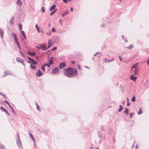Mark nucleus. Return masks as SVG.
<instances>
[{
    "instance_id": "nucleus-1",
    "label": "nucleus",
    "mask_w": 149,
    "mask_h": 149,
    "mask_svg": "<svg viewBox=\"0 0 149 149\" xmlns=\"http://www.w3.org/2000/svg\"><path fill=\"white\" fill-rule=\"evenodd\" d=\"M64 74L68 77H72L76 76L78 74L76 69L69 67L67 69H65Z\"/></svg>"
},
{
    "instance_id": "nucleus-2",
    "label": "nucleus",
    "mask_w": 149,
    "mask_h": 149,
    "mask_svg": "<svg viewBox=\"0 0 149 149\" xmlns=\"http://www.w3.org/2000/svg\"><path fill=\"white\" fill-rule=\"evenodd\" d=\"M36 47L38 49H42V50H46L47 49L46 44L43 43L40 45L39 47L36 46Z\"/></svg>"
},
{
    "instance_id": "nucleus-3",
    "label": "nucleus",
    "mask_w": 149,
    "mask_h": 149,
    "mask_svg": "<svg viewBox=\"0 0 149 149\" xmlns=\"http://www.w3.org/2000/svg\"><path fill=\"white\" fill-rule=\"evenodd\" d=\"M59 72V69L57 68H55L53 69L52 72V74H56L57 73Z\"/></svg>"
},
{
    "instance_id": "nucleus-4",
    "label": "nucleus",
    "mask_w": 149,
    "mask_h": 149,
    "mask_svg": "<svg viewBox=\"0 0 149 149\" xmlns=\"http://www.w3.org/2000/svg\"><path fill=\"white\" fill-rule=\"evenodd\" d=\"M11 74L10 73V72L8 71H4L3 75V76L5 77L6 76L8 75H11Z\"/></svg>"
},
{
    "instance_id": "nucleus-5",
    "label": "nucleus",
    "mask_w": 149,
    "mask_h": 149,
    "mask_svg": "<svg viewBox=\"0 0 149 149\" xmlns=\"http://www.w3.org/2000/svg\"><path fill=\"white\" fill-rule=\"evenodd\" d=\"M42 74L43 73L40 70H39L38 72H36V75L38 77H40Z\"/></svg>"
},
{
    "instance_id": "nucleus-6",
    "label": "nucleus",
    "mask_w": 149,
    "mask_h": 149,
    "mask_svg": "<svg viewBox=\"0 0 149 149\" xmlns=\"http://www.w3.org/2000/svg\"><path fill=\"white\" fill-rule=\"evenodd\" d=\"M65 66V62H62L60 64L59 67L60 69H61L62 68H64Z\"/></svg>"
},
{
    "instance_id": "nucleus-7",
    "label": "nucleus",
    "mask_w": 149,
    "mask_h": 149,
    "mask_svg": "<svg viewBox=\"0 0 149 149\" xmlns=\"http://www.w3.org/2000/svg\"><path fill=\"white\" fill-rule=\"evenodd\" d=\"M4 34V31L3 30L0 28V37L1 39L3 38V35Z\"/></svg>"
},
{
    "instance_id": "nucleus-8",
    "label": "nucleus",
    "mask_w": 149,
    "mask_h": 149,
    "mask_svg": "<svg viewBox=\"0 0 149 149\" xmlns=\"http://www.w3.org/2000/svg\"><path fill=\"white\" fill-rule=\"evenodd\" d=\"M17 143V146L20 148L21 146V143L20 139H16Z\"/></svg>"
},
{
    "instance_id": "nucleus-9",
    "label": "nucleus",
    "mask_w": 149,
    "mask_h": 149,
    "mask_svg": "<svg viewBox=\"0 0 149 149\" xmlns=\"http://www.w3.org/2000/svg\"><path fill=\"white\" fill-rule=\"evenodd\" d=\"M28 63H32L34 65H36L37 63V62L35 61L34 59H32L30 61H28Z\"/></svg>"
},
{
    "instance_id": "nucleus-10",
    "label": "nucleus",
    "mask_w": 149,
    "mask_h": 149,
    "mask_svg": "<svg viewBox=\"0 0 149 149\" xmlns=\"http://www.w3.org/2000/svg\"><path fill=\"white\" fill-rule=\"evenodd\" d=\"M4 102H6V103H7L8 104V107H9L11 108L12 111L14 113H15V111L14 110L12 107L10 106V104L9 103L8 101H6V100H4Z\"/></svg>"
},
{
    "instance_id": "nucleus-11",
    "label": "nucleus",
    "mask_w": 149,
    "mask_h": 149,
    "mask_svg": "<svg viewBox=\"0 0 149 149\" xmlns=\"http://www.w3.org/2000/svg\"><path fill=\"white\" fill-rule=\"evenodd\" d=\"M53 59H54L53 57H52L49 61V63L50 65H52L53 64V62L54 61V60H53Z\"/></svg>"
},
{
    "instance_id": "nucleus-12",
    "label": "nucleus",
    "mask_w": 149,
    "mask_h": 149,
    "mask_svg": "<svg viewBox=\"0 0 149 149\" xmlns=\"http://www.w3.org/2000/svg\"><path fill=\"white\" fill-rule=\"evenodd\" d=\"M48 44V47L47 48V49L52 45V42L51 40H49Z\"/></svg>"
},
{
    "instance_id": "nucleus-13",
    "label": "nucleus",
    "mask_w": 149,
    "mask_h": 149,
    "mask_svg": "<svg viewBox=\"0 0 149 149\" xmlns=\"http://www.w3.org/2000/svg\"><path fill=\"white\" fill-rule=\"evenodd\" d=\"M16 61L18 62L21 63L23 61H24V60L21 59L19 57H17L16 59Z\"/></svg>"
},
{
    "instance_id": "nucleus-14",
    "label": "nucleus",
    "mask_w": 149,
    "mask_h": 149,
    "mask_svg": "<svg viewBox=\"0 0 149 149\" xmlns=\"http://www.w3.org/2000/svg\"><path fill=\"white\" fill-rule=\"evenodd\" d=\"M130 78L132 80L135 81L137 78V77L134 76L133 74H132L130 77Z\"/></svg>"
},
{
    "instance_id": "nucleus-15",
    "label": "nucleus",
    "mask_w": 149,
    "mask_h": 149,
    "mask_svg": "<svg viewBox=\"0 0 149 149\" xmlns=\"http://www.w3.org/2000/svg\"><path fill=\"white\" fill-rule=\"evenodd\" d=\"M139 63H136L133 65H132V68H134L135 69H136V68L137 66L138 65Z\"/></svg>"
},
{
    "instance_id": "nucleus-16",
    "label": "nucleus",
    "mask_w": 149,
    "mask_h": 149,
    "mask_svg": "<svg viewBox=\"0 0 149 149\" xmlns=\"http://www.w3.org/2000/svg\"><path fill=\"white\" fill-rule=\"evenodd\" d=\"M16 3L17 5H19V6H21L22 4V2H21L20 0H17L16 1Z\"/></svg>"
},
{
    "instance_id": "nucleus-17",
    "label": "nucleus",
    "mask_w": 149,
    "mask_h": 149,
    "mask_svg": "<svg viewBox=\"0 0 149 149\" xmlns=\"http://www.w3.org/2000/svg\"><path fill=\"white\" fill-rule=\"evenodd\" d=\"M128 109H127V107L125 108V111L123 112L125 114L127 115L128 113Z\"/></svg>"
},
{
    "instance_id": "nucleus-18",
    "label": "nucleus",
    "mask_w": 149,
    "mask_h": 149,
    "mask_svg": "<svg viewBox=\"0 0 149 149\" xmlns=\"http://www.w3.org/2000/svg\"><path fill=\"white\" fill-rule=\"evenodd\" d=\"M28 54L30 56H34L36 54V53L34 52L31 53L29 51L27 52Z\"/></svg>"
},
{
    "instance_id": "nucleus-19",
    "label": "nucleus",
    "mask_w": 149,
    "mask_h": 149,
    "mask_svg": "<svg viewBox=\"0 0 149 149\" xmlns=\"http://www.w3.org/2000/svg\"><path fill=\"white\" fill-rule=\"evenodd\" d=\"M29 136L34 141V143H35V140L33 136V135L31 133H29Z\"/></svg>"
},
{
    "instance_id": "nucleus-20",
    "label": "nucleus",
    "mask_w": 149,
    "mask_h": 149,
    "mask_svg": "<svg viewBox=\"0 0 149 149\" xmlns=\"http://www.w3.org/2000/svg\"><path fill=\"white\" fill-rule=\"evenodd\" d=\"M121 37H122V38L125 41V42H127V39L126 38H125V37H124V35H122L121 36Z\"/></svg>"
},
{
    "instance_id": "nucleus-21",
    "label": "nucleus",
    "mask_w": 149,
    "mask_h": 149,
    "mask_svg": "<svg viewBox=\"0 0 149 149\" xmlns=\"http://www.w3.org/2000/svg\"><path fill=\"white\" fill-rule=\"evenodd\" d=\"M56 7V5H54L53 6H51L50 8V11H52V10H54L55 8Z\"/></svg>"
},
{
    "instance_id": "nucleus-22",
    "label": "nucleus",
    "mask_w": 149,
    "mask_h": 149,
    "mask_svg": "<svg viewBox=\"0 0 149 149\" xmlns=\"http://www.w3.org/2000/svg\"><path fill=\"white\" fill-rule=\"evenodd\" d=\"M126 48L131 49L133 47V45H131L128 47H125Z\"/></svg>"
},
{
    "instance_id": "nucleus-23",
    "label": "nucleus",
    "mask_w": 149,
    "mask_h": 149,
    "mask_svg": "<svg viewBox=\"0 0 149 149\" xmlns=\"http://www.w3.org/2000/svg\"><path fill=\"white\" fill-rule=\"evenodd\" d=\"M119 109L118 111L119 112H120L123 110V107L121 105H119Z\"/></svg>"
},
{
    "instance_id": "nucleus-24",
    "label": "nucleus",
    "mask_w": 149,
    "mask_h": 149,
    "mask_svg": "<svg viewBox=\"0 0 149 149\" xmlns=\"http://www.w3.org/2000/svg\"><path fill=\"white\" fill-rule=\"evenodd\" d=\"M69 10H68L67 11H65L64 13L62 14V17H64L65 15H66V14H68V13H69Z\"/></svg>"
},
{
    "instance_id": "nucleus-25",
    "label": "nucleus",
    "mask_w": 149,
    "mask_h": 149,
    "mask_svg": "<svg viewBox=\"0 0 149 149\" xmlns=\"http://www.w3.org/2000/svg\"><path fill=\"white\" fill-rule=\"evenodd\" d=\"M57 10V9L56 8L55 9L53 12L50 13V15L52 16L56 12Z\"/></svg>"
},
{
    "instance_id": "nucleus-26",
    "label": "nucleus",
    "mask_w": 149,
    "mask_h": 149,
    "mask_svg": "<svg viewBox=\"0 0 149 149\" xmlns=\"http://www.w3.org/2000/svg\"><path fill=\"white\" fill-rule=\"evenodd\" d=\"M14 17H12L11 19L10 20V22L11 25H12V24L13 23V21L14 20Z\"/></svg>"
},
{
    "instance_id": "nucleus-27",
    "label": "nucleus",
    "mask_w": 149,
    "mask_h": 149,
    "mask_svg": "<svg viewBox=\"0 0 149 149\" xmlns=\"http://www.w3.org/2000/svg\"><path fill=\"white\" fill-rule=\"evenodd\" d=\"M36 68L35 66L32 65V64H31L30 65V68L31 69H32L33 70L35 69Z\"/></svg>"
},
{
    "instance_id": "nucleus-28",
    "label": "nucleus",
    "mask_w": 149,
    "mask_h": 149,
    "mask_svg": "<svg viewBox=\"0 0 149 149\" xmlns=\"http://www.w3.org/2000/svg\"><path fill=\"white\" fill-rule=\"evenodd\" d=\"M35 27L36 28V29L37 31H38V32L39 33V32H40V30H39V26L37 25V24H36L35 25Z\"/></svg>"
},
{
    "instance_id": "nucleus-29",
    "label": "nucleus",
    "mask_w": 149,
    "mask_h": 149,
    "mask_svg": "<svg viewBox=\"0 0 149 149\" xmlns=\"http://www.w3.org/2000/svg\"><path fill=\"white\" fill-rule=\"evenodd\" d=\"M0 95L3 97H5V98L6 99L7 98L5 95L3 93L0 92Z\"/></svg>"
},
{
    "instance_id": "nucleus-30",
    "label": "nucleus",
    "mask_w": 149,
    "mask_h": 149,
    "mask_svg": "<svg viewBox=\"0 0 149 149\" xmlns=\"http://www.w3.org/2000/svg\"><path fill=\"white\" fill-rule=\"evenodd\" d=\"M0 149H6V148L3 145H0Z\"/></svg>"
},
{
    "instance_id": "nucleus-31",
    "label": "nucleus",
    "mask_w": 149,
    "mask_h": 149,
    "mask_svg": "<svg viewBox=\"0 0 149 149\" xmlns=\"http://www.w3.org/2000/svg\"><path fill=\"white\" fill-rule=\"evenodd\" d=\"M132 102H134L136 101V98L135 96H133L132 99Z\"/></svg>"
},
{
    "instance_id": "nucleus-32",
    "label": "nucleus",
    "mask_w": 149,
    "mask_h": 149,
    "mask_svg": "<svg viewBox=\"0 0 149 149\" xmlns=\"http://www.w3.org/2000/svg\"><path fill=\"white\" fill-rule=\"evenodd\" d=\"M46 34L48 36H50L52 34V32L51 31H49L47 32Z\"/></svg>"
},
{
    "instance_id": "nucleus-33",
    "label": "nucleus",
    "mask_w": 149,
    "mask_h": 149,
    "mask_svg": "<svg viewBox=\"0 0 149 149\" xmlns=\"http://www.w3.org/2000/svg\"><path fill=\"white\" fill-rule=\"evenodd\" d=\"M19 26L20 30L21 31V30H22V25L20 24H19Z\"/></svg>"
},
{
    "instance_id": "nucleus-34",
    "label": "nucleus",
    "mask_w": 149,
    "mask_h": 149,
    "mask_svg": "<svg viewBox=\"0 0 149 149\" xmlns=\"http://www.w3.org/2000/svg\"><path fill=\"white\" fill-rule=\"evenodd\" d=\"M114 60V59L113 58H112V59H111V60H109V59H108L107 60V63H109L111 62V61H113Z\"/></svg>"
},
{
    "instance_id": "nucleus-35",
    "label": "nucleus",
    "mask_w": 149,
    "mask_h": 149,
    "mask_svg": "<svg viewBox=\"0 0 149 149\" xmlns=\"http://www.w3.org/2000/svg\"><path fill=\"white\" fill-rule=\"evenodd\" d=\"M41 69L42 71H43L44 72H45V65L42 66L41 67Z\"/></svg>"
},
{
    "instance_id": "nucleus-36",
    "label": "nucleus",
    "mask_w": 149,
    "mask_h": 149,
    "mask_svg": "<svg viewBox=\"0 0 149 149\" xmlns=\"http://www.w3.org/2000/svg\"><path fill=\"white\" fill-rule=\"evenodd\" d=\"M137 70L135 69L133 71L134 74L136 75L137 74Z\"/></svg>"
},
{
    "instance_id": "nucleus-37",
    "label": "nucleus",
    "mask_w": 149,
    "mask_h": 149,
    "mask_svg": "<svg viewBox=\"0 0 149 149\" xmlns=\"http://www.w3.org/2000/svg\"><path fill=\"white\" fill-rule=\"evenodd\" d=\"M21 31V34L23 36H24L26 35L24 31H22V30H21V31Z\"/></svg>"
},
{
    "instance_id": "nucleus-38",
    "label": "nucleus",
    "mask_w": 149,
    "mask_h": 149,
    "mask_svg": "<svg viewBox=\"0 0 149 149\" xmlns=\"http://www.w3.org/2000/svg\"><path fill=\"white\" fill-rule=\"evenodd\" d=\"M142 111H141V109H140V111L138 113V114L139 115H140L142 114Z\"/></svg>"
},
{
    "instance_id": "nucleus-39",
    "label": "nucleus",
    "mask_w": 149,
    "mask_h": 149,
    "mask_svg": "<svg viewBox=\"0 0 149 149\" xmlns=\"http://www.w3.org/2000/svg\"><path fill=\"white\" fill-rule=\"evenodd\" d=\"M0 108H1V110L2 111H3L4 112H5V111L6 110L4 108H3L2 107H1Z\"/></svg>"
},
{
    "instance_id": "nucleus-40",
    "label": "nucleus",
    "mask_w": 149,
    "mask_h": 149,
    "mask_svg": "<svg viewBox=\"0 0 149 149\" xmlns=\"http://www.w3.org/2000/svg\"><path fill=\"white\" fill-rule=\"evenodd\" d=\"M14 39L15 42L17 44V43H19L17 42V38H14Z\"/></svg>"
},
{
    "instance_id": "nucleus-41",
    "label": "nucleus",
    "mask_w": 149,
    "mask_h": 149,
    "mask_svg": "<svg viewBox=\"0 0 149 149\" xmlns=\"http://www.w3.org/2000/svg\"><path fill=\"white\" fill-rule=\"evenodd\" d=\"M37 110H38V111H40V107H39V106H38V105H37Z\"/></svg>"
},
{
    "instance_id": "nucleus-42",
    "label": "nucleus",
    "mask_w": 149,
    "mask_h": 149,
    "mask_svg": "<svg viewBox=\"0 0 149 149\" xmlns=\"http://www.w3.org/2000/svg\"><path fill=\"white\" fill-rule=\"evenodd\" d=\"M59 22L60 24L61 25H62V21L61 19H60L59 21Z\"/></svg>"
},
{
    "instance_id": "nucleus-43",
    "label": "nucleus",
    "mask_w": 149,
    "mask_h": 149,
    "mask_svg": "<svg viewBox=\"0 0 149 149\" xmlns=\"http://www.w3.org/2000/svg\"><path fill=\"white\" fill-rule=\"evenodd\" d=\"M19 52L21 54H22V56L24 58H25V56H24V54H23V53H22V52L21 51V50H19Z\"/></svg>"
},
{
    "instance_id": "nucleus-44",
    "label": "nucleus",
    "mask_w": 149,
    "mask_h": 149,
    "mask_svg": "<svg viewBox=\"0 0 149 149\" xmlns=\"http://www.w3.org/2000/svg\"><path fill=\"white\" fill-rule=\"evenodd\" d=\"M41 10L43 12H45V8L44 7H42Z\"/></svg>"
},
{
    "instance_id": "nucleus-45",
    "label": "nucleus",
    "mask_w": 149,
    "mask_h": 149,
    "mask_svg": "<svg viewBox=\"0 0 149 149\" xmlns=\"http://www.w3.org/2000/svg\"><path fill=\"white\" fill-rule=\"evenodd\" d=\"M52 31L53 32H55L56 31V29L54 27H53L52 29Z\"/></svg>"
},
{
    "instance_id": "nucleus-46",
    "label": "nucleus",
    "mask_w": 149,
    "mask_h": 149,
    "mask_svg": "<svg viewBox=\"0 0 149 149\" xmlns=\"http://www.w3.org/2000/svg\"><path fill=\"white\" fill-rule=\"evenodd\" d=\"M16 136L17 137V139H20L19 134H16Z\"/></svg>"
},
{
    "instance_id": "nucleus-47",
    "label": "nucleus",
    "mask_w": 149,
    "mask_h": 149,
    "mask_svg": "<svg viewBox=\"0 0 149 149\" xmlns=\"http://www.w3.org/2000/svg\"><path fill=\"white\" fill-rule=\"evenodd\" d=\"M118 58H119V60L120 61H121V62L123 61L122 59V58L121 56H118Z\"/></svg>"
},
{
    "instance_id": "nucleus-48",
    "label": "nucleus",
    "mask_w": 149,
    "mask_h": 149,
    "mask_svg": "<svg viewBox=\"0 0 149 149\" xmlns=\"http://www.w3.org/2000/svg\"><path fill=\"white\" fill-rule=\"evenodd\" d=\"M44 65L45 66H47V67H50V64H45Z\"/></svg>"
},
{
    "instance_id": "nucleus-49",
    "label": "nucleus",
    "mask_w": 149,
    "mask_h": 149,
    "mask_svg": "<svg viewBox=\"0 0 149 149\" xmlns=\"http://www.w3.org/2000/svg\"><path fill=\"white\" fill-rule=\"evenodd\" d=\"M5 113H6L7 115H9H9H10V114H9V113H8V111H7V110H6L5 111Z\"/></svg>"
},
{
    "instance_id": "nucleus-50",
    "label": "nucleus",
    "mask_w": 149,
    "mask_h": 149,
    "mask_svg": "<svg viewBox=\"0 0 149 149\" xmlns=\"http://www.w3.org/2000/svg\"><path fill=\"white\" fill-rule=\"evenodd\" d=\"M12 35L14 37V38H16V35L14 33H12Z\"/></svg>"
},
{
    "instance_id": "nucleus-51",
    "label": "nucleus",
    "mask_w": 149,
    "mask_h": 149,
    "mask_svg": "<svg viewBox=\"0 0 149 149\" xmlns=\"http://www.w3.org/2000/svg\"><path fill=\"white\" fill-rule=\"evenodd\" d=\"M57 49V47H55L53 49H52V51H54V50H56Z\"/></svg>"
},
{
    "instance_id": "nucleus-52",
    "label": "nucleus",
    "mask_w": 149,
    "mask_h": 149,
    "mask_svg": "<svg viewBox=\"0 0 149 149\" xmlns=\"http://www.w3.org/2000/svg\"><path fill=\"white\" fill-rule=\"evenodd\" d=\"M130 114L131 115V116H130V118H132V115H134L133 113H130Z\"/></svg>"
},
{
    "instance_id": "nucleus-53",
    "label": "nucleus",
    "mask_w": 149,
    "mask_h": 149,
    "mask_svg": "<svg viewBox=\"0 0 149 149\" xmlns=\"http://www.w3.org/2000/svg\"><path fill=\"white\" fill-rule=\"evenodd\" d=\"M105 26V25L104 24H102L100 26V27H104Z\"/></svg>"
},
{
    "instance_id": "nucleus-54",
    "label": "nucleus",
    "mask_w": 149,
    "mask_h": 149,
    "mask_svg": "<svg viewBox=\"0 0 149 149\" xmlns=\"http://www.w3.org/2000/svg\"><path fill=\"white\" fill-rule=\"evenodd\" d=\"M28 59L30 61L31 60H32V58H30V57H28Z\"/></svg>"
},
{
    "instance_id": "nucleus-55",
    "label": "nucleus",
    "mask_w": 149,
    "mask_h": 149,
    "mask_svg": "<svg viewBox=\"0 0 149 149\" xmlns=\"http://www.w3.org/2000/svg\"><path fill=\"white\" fill-rule=\"evenodd\" d=\"M63 1L65 3H68V1L67 0H63Z\"/></svg>"
},
{
    "instance_id": "nucleus-56",
    "label": "nucleus",
    "mask_w": 149,
    "mask_h": 149,
    "mask_svg": "<svg viewBox=\"0 0 149 149\" xmlns=\"http://www.w3.org/2000/svg\"><path fill=\"white\" fill-rule=\"evenodd\" d=\"M17 45L18 46V47L19 48V49H21V48H20V46H19V43H17Z\"/></svg>"
},
{
    "instance_id": "nucleus-57",
    "label": "nucleus",
    "mask_w": 149,
    "mask_h": 149,
    "mask_svg": "<svg viewBox=\"0 0 149 149\" xmlns=\"http://www.w3.org/2000/svg\"><path fill=\"white\" fill-rule=\"evenodd\" d=\"M98 53H99V52H96V53H95L94 55V56H95L97 55L98 54Z\"/></svg>"
},
{
    "instance_id": "nucleus-58",
    "label": "nucleus",
    "mask_w": 149,
    "mask_h": 149,
    "mask_svg": "<svg viewBox=\"0 0 149 149\" xmlns=\"http://www.w3.org/2000/svg\"><path fill=\"white\" fill-rule=\"evenodd\" d=\"M138 147H139L138 146V145L137 144L136 146V147H135L136 149H137L138 148Z\"/></svg>"
},
{
    "instance_id": "nucleus-59",
    "label": "nucleus",
    "mask_w": 149,
    "mask_h": 149,
    "mask_svg": "<svg viewBox=\"0 0 149 149\" xmlns=\"http://www.w3.org/2000/svg\"><path fill=\"white\" fill-rule=\"evenodd\" d=\"M147 65H149V61L148 59H147Z\"/></svg>"
},
{
    "instance_id": "nucleus-60",
    "label": "nucleus",
    "mask_w": 149,
    "mask_h": 149,
    "mask_svg": "<svg viewBox=\"0 0 149 149\" xmlns=\"http://www.w3.org/2000/svg\"><path fill=\"white\" fill-rule=\"evenodd\" d=\"M78 69L79 70H80L81 69V67H80V66H79V65H78Z\"/></svg>"
},
{
    "instance_id": "nucleus-61",
    "label": "nucleus",
    "mask_w": 149,
    "mask_h": 149,
    "mask_svg": "<svg viewBox=\"0 0 149 149\" xmlns=\"http://www.w3.org/2000/svg\"><path fill=\"white\" fill-rule=\"evenodd\" d=\"M85 68H87V69H90V68L88 66H86L85 67Z\"/></svg>"
},
{
    "instance_id": "nucleus-62",
    "label": "nucleus",
    "mask_w": 149,
    "mask_h": 149,
    "mask_svg": "<svg viewBox=\"0 0 149 149\" xmlns=\"http://www.w3.org/2000/svg\"><path fill=\"white\" fill-rule=\"evenodd\" d=\"M71 63L72 64H75V62L74 61H71Z\"/></svg>"
},
{
    "instance_id": "nucleus-63",
    "label": "nucleus",
    "mask_w": 149,
    "mask_h": 149,
    "mask_svg": "<svg viewBox=\"0 0 149 149\" xmlns=\"http://www.w3.org/2000/svg\"><path fill=\"white\" fill-rule=\"evenodd\" d=\"M122 104H123L124 105L125 104V101H123L122 102Z\"/></svg>"
},
{
    "instance_id": "nucleus-64",
    "label": "nucleus",
    "mask_w": 149,
    "mask_h": 149,
    "mask_svg": "<svg viewBox=\"0 0 149 149\" xmlns=\"http://www.w3.org/2000/svg\"><path fill=\"white\" fill-rule=\"evenodd\" d=\"M108 59H107L106 58H105L104 59V61H105V62H107V60H108Z\"/></svg>"
}]
</instances>
